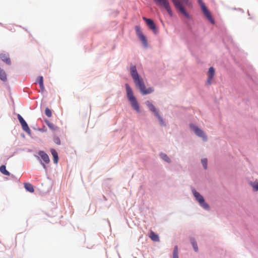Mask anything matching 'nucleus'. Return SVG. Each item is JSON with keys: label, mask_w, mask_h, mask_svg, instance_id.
I'll return each mask as SVG.
<instances>
[{"label": "nucleus", "mask_w": 258, "mask_h": 258, "mask_svg": "<svg viewBox=\"0 0 258 258\" xmlns=\"http://www.w3.org/2000/svg\"><path fill=\"white\" fill-rule=\"evenodd\" d=\"M214 75V69L213 67L210 68L208 73V78L207 81V84H208L209 85H210L211 84Z\"/></svg>", "instance_id": "nucleus-12"}, {"label": "nucleus", "mask_w": 258, "mask_h": 258, "mask_svg": "<svg viewBox=\"0 0 258 258\" xmlns=\"http://www.w3.org/2000/svg\"><path fill=\"white\" fill-rule=\"evenodd\" d=\"M135 30L138 38L142 41L143 45L147 47L148 45L147 40L146 37L143 34L140 27L139 26H136L135 27Z\"/></svg>", "instance_id": "nucleus-7"}, {"label": "nucleus", "mask_w": 258, "mask_h": 258, "mask_svg": "<svg viewBox=\"0 0 258 258\" xmlns=\"http://www.w3.org/2000/svg\"><path fill=\"white\" fill-rule=\"evenodd\" d=\"M159 5L163 6L170 16H172V12L168 0H155Z\"/></svg>", "instance_id": "nucleus-8"}, {"label": "nucleus", "mask_w": 258, "mask_h": 258, "mask_svg": "<svg viewBox=\"0 0 258 258\" xmlns=\"http://www.w3.org/2000/svg\"><path fill=\"white\" fill-rule=\"evenodd\" d=\"M0 79L4 81L7 80V75L5 71L0 68Z\"/></svg>", "instance_id": "nucleus-20"}, {"label": "nucleus", "mask_w": 258, "mask_h": 258, "mask_svg": "<svg viewBox=\"0 0 258 258\" xmlns=\"http://www.w3.org/2000/svg\"><path fill=\"white\" fill-rule=\"evenodd\" d=\"M190 241H191V244L192 245V247H193L194 250L196 251H198V245H197V244L196 242L194 240V239H191Z\"/></svg>", "instance_id": "nucleus-24"}, {"label": "nucleus", "mask_w": 258, "mask_h": 258, "mask_svg": "<svg viewBox=\"0 0 258 258\" xmlns=\"http://www.w3.org/2000/svg\"><path fill=\"white\" fill-rule=\"evenodd\" d=\"M175 8L179 11L186 18L190 19V17L185 11L183 6L188 4V0H171Z\"/></svg>", "instance_id": "nucleus-3"}, {"label": "nucleus", "mask_w": 258, "mask_h": 258, "mask_svg": "<svg viewBox=\"0 0 258 258\" xmlns=\"http://www.w3.org/2000/svg\"><path fill=\"white\" fill-rule=\"evenodd\" d=\"M127 97L128 98V100L130 101L131 104L132 106L137 111H140V108L138 104V103L136 100V98L134 96V93L132 91V89L130 87L128 84H125V85Z\"/></svg>", "instance_id": "nucleus-2"}, {"label": "nucleus", "mask_w": 258, "mask_h": 258, "mask_svg": "<svg viewBox=\"0 0 258 258\" xmlns=\"http://www.w3.org/2000/svg\"><path fill=\"white\" fill-rule=\"evenodd\" d=\"M160 156L161 158L163 160H164L165 161H166L168 163L170 162V159L166 154H165L164 153H161Z\"/></svg>", "instance_id": "nucleus-22"}, {"label": "nucleus", "mask_w": 258, "mask_h": 258, "mask_svg": "<svg viewBox=\"0 0 258 258\" xmlns=\"http://www.w3.org/2000/svg\"><path fill=\"white\" fill-rule=\"evenodd\" d=\"M46 123L47 126L52 131H55L57 129V127L53 123L49 122L48 120H46Z\"/></svg>", "instance_id": "nucleus-21"}, {"label": "nucleus", "mask_w": 258, "mask_h": 258, "mask_svg": "<svg viewBox=\"0 0 258 258\" xmlns=\"http://www.w3.org/2000/svg\"><path fill=\"white\" fill-rule=\"evenodd\" d=\"M0 58L8 64H11V60L9 56L6 54H0Z\"/></svg>", "instance_id": "nucleus-14"}, {"label": "nucleus", "mask_w": 258, "mask_h": 258, "mask_svg": "<svg viewBox=\"0 0 258 258\" xmlns=\"http://www.w3.org/2000/svg\"><path fill=\"white\" fill-rule=\"evenodd\" d=\"M192 192L200 206L203 208L208 210L209 209V206L208 204L205 202L203 197L194 189H192Z\"/></svg>", "instance_id": "nucleus-4"}, {"label": "nucleus", "mask_w": 258, "mask_h": 258, "mask_svg": "<svg viewBox=\"0 0 258 258\" xmlns=\"http://www.w3.org/2000/svg\"><path fill=\"white\" fill-rule=\"evenodd\" d=\"M130 72L131 76L132 77L136 85L139 87L140 92L142 94H148L153 92L154 89L151 87H150L148 89L146 88L143 79L139 77L137 71L136 67L135 66H131Z\"/></svg>", "instance_id": "nucleus-1"}, {"label": "nucleus", "mask_w": 258, "mask_h": 258, "mask_svg": "<svg viewBox=\"0 0 258 258\" xmlns=\"http://www.w3.org/2000/svg\"><path fill=\"white\" fill-rule=\"evenodd\" d=\"M45 113L46 115L48 117H50L52 115L51 111L48 108H46L45 109Z\"/></svg>", "instance_id": "nucleus-26"}, {"label": "nucleus", "mask_w": 258, "mask_h": 258, "mask_svg": "<svg viewBox=\"0 0 258 258\" xmlns=\"http://www.w3.org/2000/svg\"><path fill=\"white\" fill-rule=\"evenodd\" d=\"M24 187L27 190L30 192H33L34 191L33 185L30 183H25Z\"/></svg>", "instance_id": "nucleus-18"}, {"label": "nucleus", "mask_w": 258, "mask_h": 258, "mask_svg": "<svg viewBox=\"0 0 258 258\" xmlns=\"http://www.w3.org/2000/svg\"><path fill=\"white\" fill-rule=\"evenodd\" d=\"M37 83L39 84L40 89L43 92L44 90V87L43 85V77L40 76L37 79Z\"/></svg>", "instance_id": "nucleus-17"}, {"label": "nucleus", "mask_w": 258, "mask_h": 258, "mask_svg": "<svg viewBox=\"0 0 258 258\" xmlns=\"http://www.w3.org/2000/svg\"><path fill=\"white\" fill-rule=\"evenodd\" d=\"M199 4L200 5L201 10L205 16V17L207 18V19L212 23H214V20L212 18V16L211 15L210 12L207 8L206 6H205V4L203 3L202 0H197Z\"/></svg>", "instance_id": "nucleus-5"}, {"label": "nucleus", "mask_w": 258, "mask_h": 258, "mask_svg": "<svg viewBox=\"0 0 258 258\" xmlns=\"http://www.w3.org/2000/svg\"><path fill=\"white\" fill-rule=\"evenodd\" d=\"M190 126L197 136L202 138L204 140H207V137L203 131L193 124H191Z\"/></svg>", "instance_id": "nucleus-11"}, {"label": "nucleus", "mask_w": 258, "mask_h": 258, "mask_svg": "<svg viewBox=\"0 0 258 258\" xmlns=\"http://www.w3.org/2000/svg\"><path fill=\"white\" fill-rule=\"evenodd\" d=\"M18 119L22 126V129L26 132L27 134H30L31 133V130L29 127L27 122L24 119V118L18 114L17 115Z\"/></svg>", "instance_id": "nucleus-10"}, {"label": "nucleus", "mask_w": 258, "mask_h": 258, "mask_svg": "<svg viewBox=\"0 0 258 258\" xmlns=\"http://www.w3.org/2000/svg\"><path fill=\"white\" fill-rule=\"evenodd\" d=\"M250 185L253 187L254 190H258V182H251L250 183Z\"/></svg>", "instance_id": "nucleus-27"}, {"label": "nucleus", "mask_w": 258, "mask_h": 258, "mask_svg": "<svg viewBox=\"0 0 258 258\" xmlns=\"http://www.w3.org/2000/svg\"><path fill=\"white\" fill-rule=\"evenodd\" d=\"M50 152L53 157L54 162L56 164L57 163L58 161V157L57 152L54 149H51L50 150Z\"/></svg>", "instance_id": "nucleus-16"}, {"label": "nucleus", "mask_w": 258, "mask_h": 258, "mask_svg": "<svg viewBox=\"0 0 258 258\" xmlns=\"http://www.w3.org/2000/svg\"><path fill=\"white\" fill-rule=\"evenodd\" d=\"M41 164L43 165V167L44 168H46V166H45V164L44 163H42V162H41Z\"/></svg>", "instance_id": "nucleus-29"}, {"label": "nucleus", "mask_w": 258, "mask_h": 258, "mask_svg": "<svg viewBox=\"0 0 258 258\" xmlns=\"http://www.w3.org/2000/svg\"><path fill=\"white\" fill-rule=\"evenodd\" d=\"M0 171L2 173L5 175H10V173L9 171L6 170V167L5 165H2L0 167Z\"/></svg>", "instance_id": "nucleus-19"}, {"label": "nucleus", "mask_w": 258, "mask_h": 258, "mask_svg": "<svg viewBox=\"0 0 258 258\" xmlns=\"http://www.w3.org/2000/svg\"><path fill=\"white\" fill-rule=\"evenodd\" d=\"M146 105L149 108L150 110L154 112V115L158 118L159 121H160L161 124L164 125V123L162 118L160 116L158 111L154 106L149 101H147L146 102Z\"/></svg>", "instance_id": "nucleus-6"}, {"label": "nucleus", "mask_w": 258, "mask_h": 258, "mask_svg": "<svg viewBox=\"0 0 258 258\" xmlns=\"http://www.w3.org/2000/svg\"><path fill=\"white\" fill-rule=\"evenodd\" d=\"M143 19L146 22V24L148 25L149 28L152 30L155 34H157L158 30L154 21L150 19H148L144 17H143Z\"/></svg>", "instance_id": "nucleus-9"}, {"label": "nucleus", "mask_w": 258, "mask_h": 258, "mask_svg": "<svg viewBox=\"0 0 258 258\" xmlns=\"http://www.w3.org/2000/svg\"><path fill=\"white\" fill-rule=\"evenodd\" d=\"M173 258H178V247L175 245L173 252Z\"/></svg>", "instance_id": "nucleus-23"}, {"label": "nucleus", "mask_w": 258, "mask_h": 258, "mask_svg": "<svg viewBox=\"0 0 258 258\" xmlns=\"http://www.w3.org/2000/svg\"><path fill=\"white\" fill-rule=\"evenodd\" d=\"M149 237L153 241L158 242L159 241V237L157 234H156L153 231H151L150 232Z\"/></svg>", "instance_id": "nucleus-15"}, {"label": "nucleus", "mask_w": 258, "mask_h": 258, "mask_svg": "<svg viewBox=\"0 0 258 258\" xmlns=\"http://www.w3.org/2000/svg\"><path fill=\"white\" fill-rule=\"evenodd\" d=\"M53 141L56 144H57V145L60 144V140L58 137H55L53 139Z\"/></svg>", "instance_id": "nucleus-28"}, {"label": "nucleus", "mask_w": 258, "mask_h": 258, "mask_svg": "<svg viewBox=\"0 0 258 258\" xmlns=\"http://www.w3.org/2000/svg\"><path fill=\"white\" fill-rule=\"evenodd\" d=\"M38 155L41 157L43 162L45 164H48L50 162L49 158L47 154L43 151H39Z\"/></svg>", "instance_id": "nucleus-13"}, {"label": "nucleus", "mask_w": 258, "mask_h": 258, "mask_svg": "<svg viewBox=\"0 0 258 258\" xmlns=\"http://www.w3.org/2000/svg\"><path fill=\"white\" fill-rule=\"evenodd\" d=\"M201 162L204 169H206L207 168V159L206 158L202 159Z\"/></svg>", "instance_id": "nucleus-25"}]
</instances>
